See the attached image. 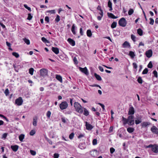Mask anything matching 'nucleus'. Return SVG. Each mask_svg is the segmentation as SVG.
<instances>
[{"mask_svg": "<svg viewBox=\"0 0 158 158\" xmlns=\"http://www.w3.org/2000/svg\"><path fill=\"white\" fill-rule=\"evenodd\" d=\"M113 127L112 126H111L110 127L109 130V132H111L113 131Z\"/></svg>", "mask_w": 158, "mask_h": 158, "instance_id": "nucleus-64", "label": "nucleus"}, {"mask_svg": "<svg viewBox=\"0 0 158 158\" xmlns=\"http://www.w3.org/2000/svg\"><path fill=\"white\" fill-rule=\"evenodd\" d=\"M46 139H47V140L48 142V143L50 144H52V142L51 141V140H50V139H48V138H46Z\"/></svg>", "mask_w": 158, "mask_h": 158, "instance_id": "nucleus-60", "label": "nucleus"}, {"mask_svg": "<svg viewBox=\"0 0 158 158\" xmlns=\"http://www.w3.org/2000/svg\"><path fill=\"white\" fill-rule=\"evenodd\" d=\"M12 55L15 56L16 58H18L19 57V54L16 52H13L12 53Z\"/></svg>", "mask_w": 158, "mask_h": 158, "instance_id": "nucleus-38", "label": "nucleus"}, {"mask_svg": "<svg viewBox=\"0 0 158 158\" xmlns=\"http://www.w3.org/2000/svg\"><path fill=\"white\" fill-rule=\"evenodd\" d=\"M99 105L103 109V110L104 111L105 110V106L103 104H102L101 103H99Z\"/></svg>", "mask_w": 158, "mask_h": 158, "instance_id": "nucleus-57", "label": "nucleus"}, {"mask_svg": "<svg viewBox=\"0 0 158 158\" xmlns=\"http://www.w3.org/2000/svg\"><path fill=\"white\" fill-rule=\"evenodd\" d=\"M131 38L134 42H135L136 41V37L133 34H131Z\"/></svg>", "mask_w": 158, "mask_h": 158, "instance_id": "nucleus-40", "label": "nucleus"}, {"mask_svg": "<svg viewBox=\"0 0 158 158\" xmlns=\"http://www.w3.org/2000/svg\"><path fill=\"white\" fill-rule=\"evenodd\" d=\"M73 60L75 64H77L78 63V62L77 60V59L76 57H74L73 59Z\"/></svg>", "mask_w": 158, "mask_h": 158, "instance_id": "nucleus-61", "label": "nucleus"}, {"mask_svg": "<svg viewBox=\"0 0 158 158\" xmlns=\"http://www.w3.org/2000/svg\"><path fill=\"white\" fill-rule=\"evenodd\" d=\"M41 40L44 42L45 43H48V40L44 37H43L41 38Z\"/></svg>", "mask_w": 158, "mask_h": 158, "instance_id": "nucleus-45", "label": "nucleus"}, {"mask_svg": "<svg viewBox=\"0 0 158 158\" xmlns=\"http://www.w3.org/2000/svg\"><path fill=\"white\" fill-rule=\"evenodd\" d=\"M153 74H154V76L157 78L158 77L157 73L156 70H154L153 72Z\"/></svg>", "mask_w": 158, "mask_h": 158, "instance_id": "nucleus-46", "label": "nucleus"}, {"mask_svg": "<svg viewBox=\"0 0 158 158\" xmlns=\"http://www.w3.org/2000/svg\"><path fill=\"white\" fill-rule=\"evenodd\" d=\"M51 112L50 111H48L46 113V116L48 118H49L50 117Z\"/></svg>", "mask_w": 158, "mask_h": 158, "instance_id": "nucleus-35", "label": "nucleus"}, {"mask_svg": "<svg viewBox=\"0 0 158 158\" xmlns=\"http://www.w3.org/2000/svg\"><path fill=\"white\" fill-rule=\"evenodd\" d=\"M148 68H145L144 69V70L143 71L142 73L143 74H146L148 73Z\"/></svg>", "mask_w": 158, "mask_h": 158, "instance_id": "nucleus-36", "label": "nucleus"}, {"mask_svg": "<svg viewBox=\"0 0 158 158\" xmlns=\"http://www.w3.org/2000/svg\"><path fill=\"white\" fill-rule=\"evenodd\" d=\"M32 18V16L31 15V14L30 13L28 14L27 19L30 20Z\"/></svg>", "mask_w": 158, "mask_h": 158, "instance_id": "nucleus-48", "label": "nucleus"}, {"mask_svg": "<svg viewBox=\"0 0 158 158\" xmlns=\"http://www.w3.org/2000/svg\"><path fill=\"white\" fill-rule=\"evenodd\" d=\"M83 111H84L83 114L87 116L89 115V112L85 108H84Z\"/></svg>", "mask_w": 158, "mask_h": 158, "instance_id": "nucleus-26", "label": "nucleus"}, {"mask_svg": "<svg viewBox=\"0 0 158 158\" xmlns=\"http://www.w3.org/2000/svg\"><path fill=\"white\" fill-rule=\"evenodd\" d=\"M150 20V24L151 25H153L154 23V20L153 19L151 18H150L149 19Z\"/></svg>", "mask_w": 158, "mask_h": 158, "instance_id": "nucleus-50", "label": "nucleus"}, {"mask_svg": "<svg viewBox=\"0 0 158 158\" xmlns=\"http://www.w3.org/2000/svg\"><path fill=\"white\" fill-rule=\"evenodd\" d=\"M118 23L119 26L122 27H125L127 25V22L125 18L123 17L119 20Z\"/></svg>", "mask_w": 158, "mask_h": 158, "instance_id": "nucleus-4", "label": "nucleus"}, {"mask_svg": "<svg viewBox=\"0 0 158 158\" xmlns=\"http://www.w3.org/2000/svg\"><path fill=\"white\" fill-rule=\"evenodd\" d=\"M137 81L139 84H142L143 83V80L141 77H139L137 79Z\"/></svg>", "mask_w": 158, "mask_h": 158, "instance_id": "nucleus-39", "label": "nucleus"}, {"mask_svg": "<svg viewBox=\"0 0 158 158\" xmlns=\"http://www.w3.org/2000/svg\"><path fill=\"white\" fill-rule=\"evenodd\" d=\"M34 69L33 68H31L29 69V73L31 75H32L33 74V72Z\"/></svg>", "mask_w": 158, "mask_h": 158, "instance_id": "nucleus-34", "label": "nucleus"}, {"mask_svg": "<svg viewBox=\"0 0 158 158\" xmlns=\"http://www.w3.org/2000/svg\"><path fill=\"white\" fill-rule=\"evenodd\" d=\"M85 136V135L84 134H80L78 137V138L80 139L82 137H84Z\"/></svg>", "mask_w": 158, "mask_h": 158, "instance_id": "nucleus-53", "label": "nucleus"}, {"mask_svg": "<svg viewBox=\"0 0 158 158\" xmlns=\"http://www.w3.org/2000/svg\"><path fill=\"white\" fill-rule=\"evenodd\" d=\"M60 20V17L59 15H58L56 16V17L55 19V21L56 22H59Z\"/></svg>", "mask_w": 158, "mask_h": 158, "instance_id": "nucleus-47", "label": "nucleus"}, {"mask_svg": "<svg viewBox=\"0 0 158 158\" xmlns=\"http://www.w3.org/2000/svg\"><path fill=\"white\" fill-rule=\"evenodd\" d=\"M44 20L45 21H46L47 23H48L49 22V18L48 16L45 17Z\"/></svg>", "mask_w": 158, "mask_h": 158, "instance_id": "nucleus-59", "label": "nucleus"}, {"mask_svg": "<svg viewBox=\"0 0 158 158\" xmlns=\"http://www.w3.org/2000/svg\"><path fill=\"white\" fill-rule=\"evenodd\" d=\"M59 155L58 153H54V158H58Z\"/></svg>", "mask_w": 158, "mask_h": 158, "instance_id": "nucleus-55", "label": "nucleus"}, {"mask_svg": "<svg viewBox=\"0 0 158 158\" xmlns=\"http://www.w3.org/2000/svg\"><path fill=\"white\" fill-rule=\"evenodd\" d=\"M115 151V149L113 147H111L110 148V152L111 154H113Z\"/></svg>", "mask_w": 158, "mask_h": 158, "instance_id": "nucleus-49", "label": "nucleus"}, {"mask_svg": "<svg viewBox=\"0 0 158 158\" xmlns=\"http://www.w3.org/2000/svg\"><path fill=\"white\" fill-rule=\"evenodd\" d=\"M23 101L21 97H19L16 99L15 101V103L18 106L21 105L23 103Z\"/></svg>", "mask_w": 158, "mask_h": 158, "instance_id": "nucleus-7", "label": "nucleus"}, {"mask_svg": "<svg viewBox=\"0 0 158 158\" xmlns=\"http://www.w3.org/2000/svg\"><path fill=\"white\" fill-rule=\"evenodd\" d=\"M79 70L82 72L84 73L85 74L87 75L88 74V70L86 67L84 68H82L80 67L79 68Z\"/></svg>", "mask_w": 158, "mask_h": 158, "instance_id": "nucleus-11", "label": "nucleus"}, {"mask_svg": "<svg viewBox=\"0 0 158 158\" xmlns=\"http://www.w3.org/2000/svg\"><path fill=\"white\" fill-rule=\"evenodd\" d=\"M30 152L31 155L33 156H35L36 154V152L33 150H30Z\"/></svg>", "mask_w": 158, "mask_h": 158, "instance_id": "nucleus-43", "label": "nucleus"}, {"mask_svg": "<svg viewBox=\"0 0 158 158\" xmlns=\"http://www.w3.org/2000/svg\"><path fill=\"white\" fill-rule=\"evenodd\" d=\"M122 46L124 48L130 47V45L129 42L127 41H125L123 44Z\"/></svg>", "mask_w": 158, "mask_h": 158, "instance_id": "nucleus-14", "label": "nucleus"}, {"mask_svg": "<svg viewBox=\"0 0 158 158\" xmlns=\"http://www.w3.org/2000/svg\"><path fill=\"white\" fill-rule=\"evenodd\" d=\"M59 106L61 110L65 109L67 108L68 106V103L66 102H62L60 104Z\"/></svg>", "mask_w": 158, "mask_h": 158, "instance_id": "nucleus-6", "label": "nucleus"}, {"mask_svg": "<svg viewBox=\"0 0 158 158\" xmlns=\"http://www.w3.org/2000/svg\"><path fill=\"white\" fill-rule=\"evenodd\" d=\"M135 109L132 106H130L129 108V111L128 112V114L129 115H132L134 114Z\"/></svg>", "mask_w": 158, "mask_h": 158, "instance_id": "nucleus-8", "label": "nucleus"}, {"mask_svg": "<svg viewBox=\"0 0 158 158\" xmlns=\"http://www.w3.org/2000/svg\"><path fill=\"white\" fill-rule=\"evenodd\" d=\"M40 76L44 77L48 76V70L46 69L43 68L40 71Z\"/></svg>", "mask_w": 158, "mask_h": 158, "instance_id": "nucleus-5", "label": "nucleus"}, {"mask_svg": "<svg viewBox=\"0 0 158 158\" xmlns=\"http://www.w3.org/2000/svg\"><path fill=\"white\" fill-rule=\"evenodd\" d=\"M7 136V134L5 133L3 134L2 138H4V139H5L6 138Z\"/></svg>", "mask_w": 158, "mask_h": 158, "instance_id": "nucleus-58", "label": "nucleus"}, {"mask_svg": "<svg viewBox=\"0 0 158 158\" xmlns=\"http://www.w3.org/2000/svg\"><path fill=\"white\" fill-rule=\"evenodd\" d=\"M137 33L140 36H142L143 34V31L141 28L137 29Z\"/></svg>", "mask_w": 158, "mask_h": 158, "instance_id": "nucleus-27", "label": "nucleus"}, {"mask_svg": "<svg viewBox=\"0 0 158 158\" xmlns=\"http://www.w3.org/2000/svg\"><path fill=\"white\" fill-rule=\"evenodd\" d=\"M11 148L14 151L16 152L18 149L19 146L17 145L11 146Z\"/></svg>", "mask_w": 158, "mask_h": 158, "instance_id": "nucleus-21", "label": "nucleus"}, {"mask_svg": "<svg viewBox=\"0 0 158 158\" xmlns=\"http://www.w3.org/2000/svg\"><path fill=\"white\" fill-rule=\"evenodd\" d=\"M80 33L81 35H83V32L82 31V28H81L80 30Z\"/></svg>", "mask_w": 158, "mask_h": 158, "instance_id": "nucleus-63", "label": "nucleus"}, {"mask_svg": "<svg viewBox=\"0 0 158 158\" xmlns=\"http://www.w3.org/2000/svg\"><path fill=\"white\" fill-rule=\"evenodd\" d=\"M135 129L133 127H129L127 128V131L129 133H131L134 132Z\"/></svg>", "mask_w": 158, "mask_h": 158, "instance_id": "nucleus-24", "label": "nucleus"}, {"mask_svg": "<svg viewBox=\"0 0 158 158\" xmlns=\"http://www.w3.org/2000/svg\"><path fill=\"white\" fill-rule=\"evenodd\" d=\"M74 106L77 112L80 113H82L83 109L79 103L77 102H75L74 104Z\"/></svg>", "mask_w": 158, "mask_h": 158, "instance_id": "nucleus-2", "label": "nucleus"}, {"mask_svg": "<svg viewBox=\"0 0 158 158\" xmlns=\"http://www.w3.org/2000/svg\"><path fill=\"white\" fill-rule=\"evenodd\" d=\"M117 23L116 22H113L111 25V27L113 29L115 28L117 26Z\"/></svg>", "mask_w": 158, "mask_h": 158, "instance_id": "nucleus-28", "label": "nucleus"}, {"mask_svg": "<svg viewBox=\"0 0 158 158\" xmlns=\"http://www.w3.org/2000/svg\"><path fill=\"white\" fill-rule=\"evenodd\" d=\"M35 133V130H31L29 134L31 135H33Z\"/></svg>", "mask_w": 158, "mask_h": 158, "instance_id": "nucleus-41", "label": "nucleus"}, {"mask_svg": "<svg viewBox=\"0 0 158 158\" xmlns=\"http://www.w3.org/2000/svg\"><path fill=\"white\" fill-rule=\"evenodd\" d=\"M135 123L137 125L140 123L142 122L141 118H138L135 120Z\"/></svg>", "mask_w": 158, "mask_h": 158, "instance_id": "nucleus-29", "label": "nucleus"}, {"mask_svg": "<svg viewBox=\"0 0 158 158\" xmlns=\"http://www.w3.org/2000/svg\"><path fill=\"white\" fill-rule=\"evenodd\" d=\"M69 44L72 46H74L75 44V42L74 40L71 38H69L67 40Z\"/></svg>", "mask_w": 158, "mask_h": 158, "instance_id": "nucleus-15", "label": "nucleus"}, {"mask_svg": "<svg viewBox=\"0 0 158 158\" xmlns=\"http://www.w3.org/2000/svg\"><path fill=\"white\" fill-rule=\"evenodd\" d=\"M76 28L77 27L75 26V24H73L71 28V31L74 35H75L76 34L75 31Z\"/></svg>", "mask_w": 158, "mask_h": 158, "instance_id": "nucleus-20", "label": "nucleus"}, {"mask_svg": "<svg viewBox=\"0 0 158 158\" xmlns=\"http://www.w3.org/2000/svg\"><path fill=\"white\" fill-rule=\"evenodd\" d=\"M132 65L134 69H136L137 68V66L136 63H133L132 64Z\"/></svg>", "mask_w": 158, "mask_h": 158, "instance_id": "nucleus-56", "label": "nucleus"}, {"mask_svg": "<svg viewBox=\"0 0 158 158\" xmlns=\"http://www.w3.org/2000/svg\"><path fill=\"white\" fill-rule=\"evenodd\" d=\"M47 12L51 14H53L55 13V10H51L47 11Z\"/></svg>", "mask_w": 158, "mask_h": 158, "instance_id": "nucleus-51", "label": "nucleus"}, {"mask_svg": "<svg viewBox=\"0 0 158 158\" xmlns=\"http://www.w3.org/2000/svg\"><path fill=\"white\" fill-rule=\"evenodd\" d=\"M150 124V123L149 122H144L141 123V126L142 127H145Z\"/></svg>", "mask_w": 158, "mask_h": 158, "instance_id": "nucleus-18", "label": "nucleus"}, {"mask_svg": "<svg viewBox=\"0 0 158 158\" xmlns=\"http://www.w3.org/2000/svg\"><path fill=\"white\" fill-rule=\"evenodd\" d=\"M122 121L124 125L128 124L129 126H132L135 123L134 116L133 115H129L127 118H126L123 116Z\"/></svg>", "mask_w": 158, "mask_h": 158, "instance_id": "nucleus-1", "label": "nucleus"}, {"mask_svg": "<svg viewBox=\"0 0 158 158\" xmlns=\"http://www.w3.org/2000/svg\"><path fill=\"white\" fill-rule=\"evenodd\" d=\"M56 79L59 81L60 83H62L63 82L62 78L61 76L60 75L56 74L55 75Z\"/></svg>", "mask_w": 158, "mask_h": 158, "instance_id": "nucleus-16", "label": "nucleus"}, {"mask_svg": "<svg viewBox=\"0 0 158 158\" xmlns=\"http://www.w3.org/2000/svg\"><path fill=\"white\" fill-rule=\"evenodd\" d=\"M86 129L89 130H90L93 128L92 126L87 122H85Z\"/></svg>", "mask_w": 158, "mask_h": 158, "instance_id": "nucleus-13", "label": "nucleus"}, {"mask_svg": "<svg viewBox=\"0 0 158 158\" xmlns=\"http://www.w3.org/2000/svg\"><path fill=\"white\" fill-rule=\"evenodd\" d=\"M74 134L73 133H72L70 134L69 136V138L70 139H72L74 137Z\"/></svg>", "mask_w": 158, "mask_h": 158, "instance_id": "nucleus-42", "label": "nucleus"}, {"mask_svg": "<svg viewBox=\"0 0 158 158\" xmlns=\"http://www.w3.org/2000/svg\"><path fill=\"white\" fill-rule=\"evenodd\" d=\"M5 93L6 95H8L9 94V91L8 89H6Z\"/></svg>", "mask_w": 158, "mask_h": 158, "instance_id": "nucleus-62", "label": "nucleus"}, {"mask_svg": "<svg viewBox=\"0 0 158 158\" xmlns=\"http://www.w3.org/2000/svg\"><path fill=\"white\" fill-rule=\"evenodd\" d=\"M99 11L100 12H99V14H100L101 15V17L99 16V20H100L101 19V18L103 16V12L102 11V10L99 7Z\"/></svg>", "mask_w": 158, "mask_h": 158, "instance_id": "nucleus-44", "label": "nucleus"}, {"mask_svg": "<svg viewBox=\"0 0 158 158\" xmlns=\"http://www.w3.org/2000/svg\"><path fill=\"white\" fill-rule=\"evenodd\" d=\"M107 5L110 8L109 10L111 11L113 10V8L112 7V3L110 1H109L108 2Z\"/></svg>", "mask_w": 158, "mask_h": 158, "instance_id": "nucleus-22", "label": "nucleus"}, {"mask_svg": "<svg viewBox=\"0 0 158 158\" xmlns=\"http://www.w3.org/2000/svg\"><path fill=\"white\" fill-rule=\"evenodd\" d=\"M151 130L153 134L158 135V128L156 126H152L151 127Z\"/></svg>", "mask_w": 158, "mask_h": 158, "instance_id": "nucleus-9", "label": "nucleus"}, {"mask_svg": "<svg viewBox=\"0 0 158 158\" xmlns=\"http://www.w3.org/2000/svg\"><path fill=\"white\" fill-rule=\"evenodd\" d=\"M107 15L109 18L113 19H116L118 18L117 17L115 16L112 13L108 12Z\"/></svg>", "mask_w": 158, "mask_h": 158, "instance_id": "nucleus-17", "label": "nucleus"}, {"mask_svg": "<svg viewBox=\"0 0 158 158\" xmlns=\"http://www.w3.org/2000/svg\"><path fill=\"white\" fill-rule=\"evenodd\" d=\"M52 50L56 54H57L59 53V49L57 48L52 47Z\"/></svg>", "mask_w": 158, "mask_h": 158, "instance_id": "nucleus-19", "label": "nucleus"}, {"mask_svg": "<svg viewBox=\"0 0 158 158\" xmlns=\"http://www.w3.org/2000/svg\"><path fill=\"white\" fill-rule=\"evenodd\" d=\"M147 67L148 68L151 69L153 67V65L152 64V62L151 61H150L149 63L147 65Z\"/></svg>", "mask_w": 158, "mask_h": 158, "instance_id": "nucleus-33", "label": "nucleus"}, {"mask_svg": "<svg viewBox=\"0 0 158 158\" xmlns=\"http://www.w3.org/2000/svg\"><path fill=\"white\" fill-rule=\"evenodd\" d=\"M152 51L151 49L148 50L145 52L146 56L148 58L151 57L152 56Z\"/></svg>", "mask_w": 158, "mask_h": 158, "instance_id": "nucleus-10", "label": "nucleus"}, {"mask_svg": "<svg viewBox=\"0 0 158 158\" xmlns=\"http://www.w3.org/2000/svg\"><path fill=\"white\" fill-rule=\"evenodd\" d=\"M24 7L28 10L31 11V8L30 7H28L27 5L24 4Z\"/></svg>", "mask_w": 158, "mask_h": 158, "instance_id": "nucleus-52", "label": "nucleus"}, {"mask_svg": "<svg viewBox=\"0 0 158 158\" xmlns=\"http://www.w3.org/2000/svg\"><path fill=\"white\" fill-rule=\"evenodd\" d=\"M129 55L131 58H133L135 56V55L133 52L131 51L129 53Z\"/></svg>", "mask_w": 158, "mask_h": 158, "instance_id": "nucleus-30", "label": "nucleus"}, {"mask_svg": "<svg viewBox=\"0 0 158 158\" xmlns=\"http://www.w3.org/2000/svg\"><path fill=\"white\" fill-rule=\"evenodd\" d=\"M37 118L36 117H35L33 118L32 124L35 126L37 125Z\"/></svg>", "mask_w": 158, "mask_h": 158, "instance_id": "nucleus-23", "label": "nucleus"}, {"mask_svg": "<svg viewBox=\"0 0 158 158\" xmlns=\"http://www.w3.org/2000/svg\"><path fill=\"white\" fill-rule=\"evenodd\" d=\"M146 148H151L152 151L155 153H158V146L156 144H151L146 146Z\"/></svg>", "mask_w": 158, "mask_h": 158, "instance_id": "nucleus-3", "label": "nucleus"}, {"mask_svg": "<svg viewBox=\"0 0 158 158\" xmlns=\"http://www.w3.org/2000/svg\"><path fill=\"white\" fill-rule=\"evenodd\" d=\"M23 40L27 44L29 45L30 44V41L29 40L25 38L23 39Z\"/></svg>", "mask_w": 158, "mask_h": 158, "instance_id": "nucleus-32", "label": "nucleus"}, {"mask_svg": "<svg viewBox=\"0 0 158 158\" xmlns=\"http://www.w3.org/2000/svg\"><path fill=\"white\" fill-rule=\"evenodd\" d=\"M90 153L92 156L95 157L98 155V152L97 150L94 149L91 151Z\"/></svg>", "mask_w": 158, "mask_h": 158, "instance_id": "nucleus-12", "label": "nucleus"}, {"mask_svg": "<svg viewBox=\"0 0 158 158\" xmlns=\"http://www.w3.org/2000/svg\"><path fill=\"white\" fill-rule=\"evenodd\" d=\"M93 144V145H95L97 144V140L96 139H94L93 140L92 142Z\"/></svg>", "mask_w": 158, "mask_h": 158, "instance_id": "nucleus-54", "label": "nucleus"}, {"mask_svg": "<svg viewBox=\"0 0 158 158\" xmlns=\"http://www.w3.org/2000/svg\"><path fill=\"white\" fill-rule=\"evenodd\" d=\"M25 135L23 134H21L20 135H19V140L21 142H23V139L24 138Z\"/></svg>", "mask_w": 158, "mask_h": 158, "instance_id": "nucleus-25", "label": "nucleus"}, {"mask_svg": "<svg viewBox=\"0 0 158 158\" xmlns=\"http://www.w3.org/2000/svg\"><path fill=\"white\" fill-rule=\"evenodd\" d=\"M134 12V10L132 9H130L128 12V14L129 15H131Z\"/></svg>", "mask_w": 158, "mask_h": 158, "instance_id": "nucleus-37", "label": "nucleus"}, {"mask_svg": "<svg viewBox=\"0 0 158 158\" xmlns=\"http://www.w3.org/2000/svg\"><path fill=\"white\" fill-rule=\"evenodd\" d=\"M86 33L87 36L88 37H91L92 35L91 31L90 30H87Z\"/></svg>", "mask_w": 158, "mask_h": 158, "instance_id": "nucleus-31", "label": "nucleus"}]
</instances>
